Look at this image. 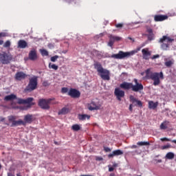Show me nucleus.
Listing matches in <instances>:
<instances>
[{"instance_id":"nucleus-40","label":"nucleus","mask_w":176,"mask_h":176,"mask_svg":"<svg viewBox=\"0 0 176 176\" xmlns=\"http://www.w3.org/2000/svg\"><path fill=\"white\" fill-rule=\"evenodd\" d=\"M123 23H116L115 25L116 28H123Z\"/></svg>"},{"instance_id":"nucleus-14","label":"nucleus","mask_w":176,"mask_h":176,"mask_svg":"<svg viewBox=\"0 0 176 176\" xmlns=\"http://www.w3.org/2000/svg\"><path fill=\"white\" fill-rule=\"evenodd\" d=\"M129 101L132 102L136 107L138 105L140 108H142V102L141 100H138L137 98L134 97V96L131 95L129 96Z\"/></svg>"},{"instance_id":"nucleus-48","label":"nucleus","mask_w":176,"mask_h":176,"mask_svg":"<svg viewBox=\"0 0 176 176\" xmlns=\"http://www.w3.org/2000/svg\"><path fill=\"white\" fill-rule=\"evenodd\" d=\"M4 121H5V118L1 117L0 122H4Z\"/></svg>"},{"instance_id":"nucleus-5","label":"nucleus","mask_w":176,"mask_h":176,"mask_svg":"<svg viewBox=\"0 0 176 176\" xmlns=\"http://www.w3.org/2000/svg\"><path fill=\"white\" fill-rule=\"evenodd\" d=\"M38 87V76H34L32 78L29 79V83L25 89V92L31 93L34 90H36Z\"/></svg>"},{"instance_id":"nucleus-30","label":"nucleus","mask_w":176,"mask_h":176,"mask_svg":"<svg viewBox=\"0 0 176 176\" xmlns=\"http://www.w3.org/2000/svg\"><path fill=\"white\" fill-rule=\"evenodd\" d=\"M49 68H50L52 69H54L55 71H57V69H58V66L55 64H52V63H50Z\"/></svg>"},{"instance_id":"nucleus-33","label":"nucleus","mask_w":176,"mask_h":176,"mask_svg":"<svg viewBox=\"0 0 176 176\" xmlns=\"http://www.w3.org/2000/svg\"><path fill=\"white\" fill-rule=\"evenodd\" d=\"M114 43H115V41L113 40V38H112L111 36H110V39L108 43V46H110V47H112Z\"/></svg>"},{"instance_id":"nucleus-3","label":"nucleus","mask_w":176,"mask_h":176,"mask_svg":"<svg viewBox=\"0 0 176 176\" xmlns=\"http://www.w3.org/2000/svg\"><path fill=\"white\" fill-rule=\"evenodd\" d=\"M146 74V79H151V80H153V86H159L160 85V79L163 80L164 79V75L163 74V72H152L151 71V69H147L145 71Z\"/></svg>"},{"instance_id":"nucleus-50","label":"nucleus","mask_w":176,"mask_h":176,"mask_svg":"<svg viewBox=\"0 0 176 176\" xmlns=\"http://www.w3.org/2000/svg\"><path fill=\"white\" fill-rule=\"evenodd\" d=\"M48 47H54V45H53L52 44H49V45H48Z\"/></svg>"},{"instance_id":"nucleus-37","label":"nucleus","mask_w":176,"mask_h":176,"mask_svg":"<svg viewBox=\"0 0 176 176\" xmlns=\"http://www.w3.org/2000/svg\"><path fill=\"white\" fill-rule=\"evenodd\" d=\"M10 41H7L4 44H3V47H10Z\"/></svg>"},{"instance_id":"nucleus-57","label":"nucleus","mask_w":176,"mask_h":176,"mask_svg":"<svg viewBox=\"0 0 176 176\" xmlns=\"http://www.w3.org/2000/svg\"><path fill=\"white\" fill-rule=\"evenodd\" d=\"M138 51L141 50V48H138Z\"/></svg>"},{"instance_id":"nucleus-13","label":"nucleus","mask_w":176,"mask_h":176,"mask_svg":"<svg viewBox=\"0 0 176 176\" xmlns=\"http://www.w3.org/2000/svg\"><path fill=\"white\" fill-rule=\"evenodd\" d=\"M114 94L118 101H122V97H124V91L120 90L119 88H116Z\"/></svg>"},{"instance_id":"nucleus-43","label":"nucleus","mask_w":176,"mask_h":176,"mask_svg":"<svg viewBox=\"0 0 176 176\" xmlns=\"http://www.w3.org/2000/svg\"><path fill=\"white\" fill-rule=\"evenodd\" d=\"M159 57H160V55H159V54L154 55L151 57V60H155V58H159Z\"/></svg>"},{"instance_id":"nucleus-59","label":"nucleus","mask_w":176,"mask_h":176,"mask_svg":"<svg viewBox=\"0 0 176 176\" xmlns=\"http://www.w3.org/2000/svg\"><path fill=\"white\" fill-rule=\"evenodd\" d=\"M175 113H176V111L175 112Z\"/></svg>"},{"instance_id":"nucleus-20","label":"nucleus","mask_w":176,"mask_h":176,"mask_svg":"<svg viewBox=\"0 0 176 176\" xmlns=\"http://www.w3.org/2000/svg\"><path fill=\"white\" fill-rule=\"evenodd\" d=\"M28 47V43L24 40H19L18 41V49H25Z\"/></svg>"},{"instance_id":"nucleus-7","label":"nucleus","mask_w":176,"mask_h":176,"mask_svg":"<svg viewBox=\"0 0 176 176\" xmlns=\"http://www.w3.org/2000/svg\"><path fill=\"white\" fill-rule=\"evenodd\" d=\"M134 54V51L131 52H124L123 51H119L118 54H112L110 58H115L116 60H123V58H127L130 57V56H133Z\"/></svg>"},{"instance_id":"nucleus-18","label":"nucleus","mask_w":176,"mask_h":176,"mask_svg":"<svg viewBox=\"0 0 176 176\" xmlns=\"http://www.w3.org/2000/svg\"><path fill=\"white\" fill-rule=\"evenodd\" d=\"M29 58L32 61H35V60H36V58H38V55L36 54V50H33L30 52Z\"/></svg>"},{"instance_id":"nucleus-22","label":"nucleus","mask_w":176,"mask_h":176,"mask_svg":"<svg viewBox=\"0 0 176 176\" xmlns=\"http://www.w3.org/2000/svg\"><path fill=\"white\" fill-rule=\"evenodd\" d=\"M24 123L27 124V123H29V124H31L32 123V115L31 114H27L24 116Z\"/></svg>"},{"instance_id":"nucleus-36","label":"nucleus","mask_w":176,"mask_h":176,"mask_svg":"<svg viewBox=\"0 0 176 176\" xmlns=\"http://www.w3.org/2000/svg\"><path fill=\"white\" fill-rule=\"evenodd\" d=\"M16 116H8V120L9 122H12V123H13L15 120H16Z\"/></svg>"},{"instance_id":"nucleus-32","label":"nucleus","mask_w":176,"mask_h":176,"mask_svg":"<svg viewBox=\"0 0 176 176\" xmlns=\"http://www.w3.org/2000/svg\"><path fill=\"white\" fill-rule=\"evenodd\" d=\"M58 58H60V56L58 55H55L54 56H52L50 58V60L52 63H56Z\"/></svg>"},{"instance_id":"nucleus-25","label":"nucleus","mask_w":176,"mask_h":176,"mask_svg":"<svg viewBox=\"0 0 176 176\" xmlns=\"http://www.w3.org/2000/svg\"><path fill=\"white\" fill-rule=\"evenodd\" d=\"M78 118L80 120H86V119H87V120H90V116L87 115V114H78Z\"/></svg>"},{"instance_id":"nucleus-15","label":"nucleus","mask_w":176,"mask_h":176,"mask_svg":"<svg viewBox=\"0 0 176 176\" xmlns=\"http://www.w3.org/2000/svg\"><path fill=\"white\" fill-rule=\"evenodd\" d=\"M168 16L167 15H162V14H156L154 16V21H164V20H167Z\"/></svg>"},{"instance_id":"nucleus-26","label":"nucleus","mask_w":176,"mask_h":176,"mask_svg":"<svg viewBox=\"0 0 176 176\" xmlns=\"http://www.w3.org/2000/svg\"><path fill=\"white\" fill-rule=\"evenodd\" d=\"M69 112V109L67 107H63L60 111H58V115H67Z\"/></svg>"},{"instance_id":"nucleus-39","label":"nucleus","mask_w":176,"mask_h":176,"mask_svg":"<svg viewBox=\"0 0 176 176\" xmlns=\"http://www.w3.org/2000/svg\"><path fill=\"white\" fill-rule=\"evenodd\" d=\"M61 93H63V94H65V93H68V88L63 87L61 89Z\"/></svg>"},{"instance_id":"nucleus-17","label":"nucleus","mask_w":176,"mask_h":176,"mask_svg":"<svg viewBox=\"0 0 176 176\" xmlns=\"http://www.w3.org/2000/svg\"><path fill=\"white\" fill-rule=\"evenodd\" d=\"M146 32H148V34H147V38L148 41H153L155 39V34H153V30L151 28H146Z\"/></svg>"},{"instance_id":"nucleus-34","label":"nucleus","mask_w":176,"mask_h":176,"mask_svg":"<svg viewBox=\"0 0 176 176\" xmlns=\"http://www.w3.org/2000/svg\"><path fill=\"white\" fill-rule=\"evenodd\" d=\"M173 64H174V62H173L172 60H168L165 62V65L166 67H167V68H170L171 65H173Z\"/></svg>"},{"instance_id":"nucleus-10","label":"nucleus","mask_w":176,"mask_h":176,"mask_svg":"<svg viewBox=\"0 0 176 176\" xmlns=\"http://www.w3.org/2000/svg\"><path fill=\"white\" fill-rule=\"evenodd\" d=\"M87 108L89 111H98V109L101 108V104L92 101L91 102L87 104Z\"/></svg>"},{"instance_id":"nucleus-8","label":"nucleus","mask_w":176,"mask_h":176,"mask_svg":"<svg viewBox=\"0 0 176 176\" xmlns=\"http://www.w3.org/2000/svg\"><path fill=\"white\" fill-rule=\"evenodd\" d=\"M166 41L167 43H164ZM173 42H174V38H170L167 36H163L162 38L159 40V43H162L161 45V49H162V50H168V47H170V45L168 43H173Z\"/></svg>"},{"instance_id":"nucleus-24","label":"nucleus","mask_w":176,"mask_h":176,"mask_svg":"<svg viewBox=\"0 0 176 176\" xmlns=\"http://www.w3.org/2000/svg\"><path fill=\"white\" fill-rule=\"evenodd\" d=\"M25 126V122H24V121H23L22 120H19L18 121H14L12 124H11V127H14V126Z\"/></svg>"},{"instance_id":"nucleus-45","label":"nucleus","mask_w":176,"mask_h":176,"mask_svg":"<svg viewBox=\"0 0 176 176\" xmlns=\"http://www.w3.org/2000/svg\"><path fill=\"white\" fill-rule=\"evenodd\" d=\"M136 148H138V146L135 145V144H133L131 146V149H136Z\"/></svg>"},{"instance_id":"nucleus-58","label":"nucleus","mask_w":176,"mask_h":176,"mask_svg":"<svg viewBox=\"0 0 176 176\" xmlns=\"http://www.w3.org/2000/svg\"><path fill=\"white\" fill-rule=\"evenodd\" d=\"M128 38H129V39H131V40L132 39L131 37H129Z\"/></svg>"},{"instance_id":"nucleus-47","label":"nucleus","mask_w":176,"mask_h":176,"mask_svg":"<svg viewBox=\"0 0 176 176\" xmlns=\"http://www.w3.org/2000/svg\"><path fill=\"white\" fill-rule=\"evenodd\" d=\"M129 111L131 112H133V104H131L129 105Z\"/></svg>"},{"instance_id":"nucleus-44","label":"nucleus","mask_w":176,"mask_h":176,"mask_svg":"<svg viewBox=\"0 0 176 176\" xmlns=\"http://www.w3.org/2000/svg\"><path fill=\"white\" fill-rule=\"evenodd\" d=\"M104 151L105 152H111V148H109V147H104Z\"/></svg>"},{"instance_id":"nucleus-35","label":"nucleus","mask_w":176,"mask_h":176,"mask_svg":"<svg viewBox=\"0 0 176 176\" xmlns=\"http://www.w3.org/2000/svg\"><path fill=\"white\" fill-rule=\"evenodd\" d=\"M160 140L162 142H164V141H171V142H173V144H176V140H171L170 139H168L167 138H162Z\"/></svg>"},{"instance_id":"nucleus-21","label":"nucleus","mask_w":176,"mask_h":176,"mask_svg":"<svg viewBox=\"0 0 176 176\" xmlns=\"http://www.w3.org/2000/svg\"><path fill=\"white\" fill-rule=\"evenodd\" d=\"M159 105V102H153V100L148 101V109H156Z\"/></svg>"},{"instance_id":"nucleus-16","label":"nucleus","mask_w":176,"mask_h":176,"mask_svg":"<svg viewBox=\"0 0 176 176\" xmlns=\"http://www.w3.org/2000/svg\"><path fill=\"white\" fill-rule=\"evenodd\" d=\"M142 53L144 60H149V57H151V54L148 48H144L142 50Z\"/></svg>"},{"instance_id":"nucleus-31","label":"nucleus","mask_w":176,"mask_h":176,"mask_svg":"<svg viewBox=\"0 0 176 176\" xmlns=\"http://www.w3.org/2000/svg\"><path fill=\"white\" fill-rule=\"evenodd\" d=\"M40 52L41 53V56H49V52H47V50H41Z\"/></svg>"},{"instance_id":"nucleus-41","label":"nucleus","mask_w":176,"mask_h":176,"mask_svg":"<svg viewBox=\"0 0 176 176\" xmlns=\"http://www.w3.org/2000/svg\"><path fill=\"white\" fill-rule=\"evenodd\" d=\"M6 36H8V34L6 32L0 33V38H5Z\"/></svg>"},{"instance_id":"nucleus-46","label":"nucleus","mask_w":176,"mask_h":176,"mask_svg":"<svg viewBox=\"0 0 176 176\" xmlns=\"http://www.w3.org/2000/svg\"><path fill=\"white\" fill-rule=\"evenodd\" d=\"M114 170H115V168H113V166H112V167L109 168V171L110 173H112V171H113Z\"/></svg>"},{"instance_id":"nucleus-2","label":"nucleus","mask_w":176,"mask_h":176,"mask_svg":"<svg viewBox=\"0 0 176 176\" xmlns=\"http://www.w3.org/2000/svg\"><path fill=\"white\" fill-rule=\"evenodd\" d=\"M135 85L131 82H124L120 85V87L124 90H130L131 89L132 91L135 93H138V91H142L144 90V85L142 83L138 82V80L135 78L133 80Z\"/></svg>"},{"instance_id":"nucleus-55","label":"nucleus","mask_w":176,"mask_h":176,"mask_svg":"<svg viewBox=\"0 0 176 176\" xmlns=\"http://www.w3.org/2000/svg\"><path fill=\"white\" fill-rule=\"evenodd\" d=\"M165 111H170V109H165Z\"/></svg>"},{"instance_id":"nucleus-29","label":"nucleus","mask_w":176,"mask_h":176,"mask_svg":"<svg viewBox=\"0 0 176 176\" xmlns=\"http://www.w3.org/2000/svg\"><path fill=\"white\" fill-rule=\"evenodd\" d=\"M72 129L74 131H79V130H80V126H79L78 124H76L72 125Z\"/></svg>"},{"instance_id":"nucleus-38","label":"nucleus","mask_w":176,"mask_h":176,"mask_svg":"<svg viewBox=\"0 0 176 176\" xmlns=\"http://www.w3.org/2000/svg\"><path fill=\"white\" fill-rule=\"evenodd\" d=\"M111 38H113V41H120L122 39V38L119 37V36H111Z\"/></svg>"},{"instance_id":"nucleus-27","label":"nucleus","mask_w":176,"mask_h":176,"mask_svg":"<svg viewBox=\"0 0 176 176\" xmlns=\"http://www.w3.org/2000/svg\"><path fill=\"white\" fill-rule=\"evenodd\" d=\"M175 155L174 154V153H171V152H169L168 153H166L165 157L166 159H168L169 160H171L173 159H174Z\"/></svg>"},{"instance_id":"nucleus-6","label":"nucleus","mask_w":176,"mask_h":176,"mask_svg":"<svg viewBox=\"0 0 176 176\" xmlns=\"http://www.w3.org/2000/svg\"><path fill=\"white\" fill-rule=\"evenodd\" d=\"M58 102L54 101V98H49V99H41L38 101V105L41 108V109H50V104L54 105Z\"/></svg>"},{"instance_id":"nucleus-53","label":"nucleus","mask_w":176,"mask_h":176,"mask_svg":"<svg viewBox=\"0 0 176 176\" xmlns=\"http://www.w3.org/2000/svg\"><path fill=\"white\" fill-rule=\"evenodd\" d=\"M16 176H21V175L20 173H17Z\"/></svg>"},{"instance_id":"nucleus-23","label":"nucleus","mask_w":176,"mask_h":176,"mask_svg":"<svg viewBox=\"0 0 176 176\" xmlns=\"http://www.w3.org/2000/svg\"><path fill=\"white\" fill-rule=\"evenodd\" d=\"M170 124V121L165 120L160 126L161 130H167L168 129V125Z\"/></svg>"},{"instance_id":"nucleus-54","label":"nucleus","mask_w":176,"mask_h":176,"mask_svg":"<svg viewBox=\"0 0 176 176\" xmlns=\"http://www.w3.org/2000/svg\"><path fill=\"white\" fill-rule=\"evenodd\" d=\"M43 86H46V82H43Z\"/></svg>"},{"instance_id":"nucleus-52","label":"nucleus","mask_w":176,"mask_h":176,"mask_svg":"<svg viewBox=\"0 0 176 176\" xmlns=\"http://www.w3.org/2000/svg\"><path fill=\"white\" fill-rule=\"evenodd\" d=\"M110 176H115V174L111 173V174H110Z\"/></svg>"},{"instance_id":"nucleus-9","label":"nucleus","mask_w":176,"mask_h":176,"mask_svg":"<svg viewBox=\"0 0 176 176\" xmlns=\"http://www.w3.org/2000/svg\"><path fill=\"white\" fill-rule=\"evenodd\" d=\"M12 60H13L12 54H8L5 52L0 53V63H1V64H10V61H12Z\"/></svg>"},{"instance_id":"nucleus-4","label":"nucleus","mask_w":176,"mask_h":176,"mask_svg":"<svg viewBox=\"0 0 176 176\" xmlns=\"http://www.w3.org/2000/svg\"><path fill=\"white\" fill-rule=\"evenodd\" d=\"M94 67L103 80H111V72L109 70L102 67V65L100 62H96L94 64Z\"/></svg>"},{"instance_id":"nucleus-56","label":"nucleus","mask_w":176,"mask_h":176,"mask_svg":"<svg viewBox=\"0 0 176 176\" xmlns=\"http://www.w3.org/2000/svg\"><path fill=\"white\" fill-rule=\"evenodd\" d=\"M1 168H2V166H1V164H0V170H1Z\"/></svg>"},{"instance_id":"nucleus-51","label":"nucleus","mask_w":176,"mask_h":176,"mask_svg":"<svg viewBox=\"0 0 176 176\" xmlns=\"http://www.w3.org/2000/svg\"><path fill=\"white\" fill-rule=\"evenodd\" d=\"M0 45H3V40H0Z\"/></svg>"},{"instance_id":"nucleus-1","label":"nucleus","mask_w":176,"mask_h":176,"mask_svg":"<svg viewBox=\"0 0 176 176\" xmlns=\"http://www.w3.org/2000/svg\"><path fill=\"white\" fill-rule=\"evenodd\" d=\"M13 100H17V104L19 105L27 104V108H31V107L34 104V103L32 102V101H34V98L23 99L17 98V96H16L14 94L8 95L4 97V101H13Z\"/></svg>"},{"instance_id":"nucleus-11","label":"nucleus","mask_w":176,"mask_h":176,"mask_svg":"<svg viewBox=\"0 0 176 176\" xmlns=\"http://www.w3.org/2000/svg\"><path fill=\"white\" fill-rule=\"evenodd\" d=\"M68 96L72 98H79L80 97V92L76 89L71 88L68 92Z\"/></svg>"},{"instance_id":"nucleus-19","label":"nucleus","mask_w":176,"mask_h":176,"mask_svg":"<svg viewBox=\"0 0 176 176\" xmlns=\"http://www.w3.org/2000/svg\"><path fill=\"white\" fill-rule=\"evenodd\" d=\"M122 155H123V152L122 151V150L118 149L113 151L112 153L109 154L108 157L111 159V157H113V156H120Z\"/></svg>"},{"instance_id":"nucleus-12","label":"nucleus","mask_w":176,"mask_h":176,"mask_svg":"<svg viewBox=\"0 0 176 176\" xmlns=\"http://www.w3.org/2000/svg\"><path fill=\"white\" fill-rule=\"evenodd\" d=\"M27 76H28V75H27L23 72H17L15 74L14 79L15 80H24Z\"/></svg>"},{"instance_id":"nucleus-49","label":"nucleus","mask_w":176,"mask_h":176,"mask_svg":"<svg viewBox=\"0 0 176 176\" xmlns=\"http://www.w3.org/2000/svg\"><path fill=\"white\" fill-rule=\"evenodd\" d=\"M115 167H118V164H117V163H114V164H113V168H115Z\"/></svg>"},{"instance_id":"nucleus-28","label":"nucleus","mask_w":176,"mask_h":176,"mask_svg":"<svg viewBox=\"0 0 176 176\" xmlns=\"http://www.w3.org/2000/svg\"><path fill=\"white\" fill-rule=\"evenodd\" d=\"M137 145H138L139 146H146L148 145H151V143H149V142H138L137 143Z\"/></svg>"},{"instance_id":"nucleus-42","label":"nucleus","mask_w":176,"mask_h":176,"mask_svg":"<svg viewBox=\"0 0 176 176\" xmlns=\"http://www.w3.org/2000/svg\"><path fill=\"white\" fill-rule=\"evenodd\" d=\"M168 148H171V145L170 144H166L165 146H163L162 149H168Z\"/></svg>"}]
</instances>
